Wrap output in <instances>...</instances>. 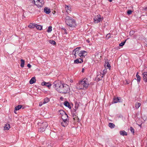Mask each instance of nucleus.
<instances>
[{
    "instance_id": "obj_49",
    "label": "nucleus",
    "mask_w": 147,
    "mask_h": 147,
    "mask_svg": "<svg viewBox=\"0 0 147 147\" xmlns=\"http://www.w3.org/2000/svg\"><path fill=\"white\" fill-rule=\"evenodd\" d=\"M109 2H112V0H108Z\"/></svg>"
},
{
    "instance_id": "obj_23",
    "label": "nucleus",
    "mask_w": 147,
    "mask_h": 147,
    "mask_svg": "<svg viewBox=\"0 0 147 147\" xmlns=\"http://www.w3.org/2000/svg\"><path fill=\"white\" fill-rule=\"evenodd\" d=\"M141 105V103L139 102H137L135 104V107L136 109H138Z\"/></svg>"
},
{
    "instance_id": "obj_44",
    "label": "nucleus",
    "mask_w": 147,
    "mask_h": 147,
    "mask_svg": "<svg viewBox=\"0 0 147 147\" xmlns=\"http://www.w3.org/2000/svg\"><path fill=\"white\" fill-rule=\"evenodd\" d=\"M133 31L132 32V31H130V32H129L130 34V35H133Z\"/></svg>"
},
{
    "instance_id": "obj_43",
    "label": "nucleus",
    "mask_w": 147,
    "mask_h": 147,
    "mask_svg": "<svg viewBox=\"0 0 147 147\" xmlns=\"http://www.w3.org/2000/svg\"><path fill=\"white\" fill-rule=\"evenodd\" d=\"M129 81L128 82L126 80V84H129Z\"/></svg>"
},
{
    "instance_id": "obj_14",
    "label": "nucleus",
    "mask_w": 147,
    "mask_h": 147,
    "mask_svg": "<svg viewBox=\"0 0 147 147\" xmlns=\"http://www.w3.org/2000/svg\"><path fill=\"white\" fill-rule=\"evenodd\" d=\"M83 62V60L82 58L77 59L74 61V63H81Z\"/></svg>"
},
{
    "instance_id": "obj_30",
    "label": "nucleus",
    "mask_w": 147,
    "mask_h": 147,
    "mask_svg": "<svg viewBox=\"0 0 147 147\" xmlns=\"http://www.w3.org/2000/svg\"><path fill=\"white\" fill-rule=\"evenodd\" d=\"M22 106L21 105H19L15 107V109L16 111L19 110L22 107Z\"/></svg>"
},
{
    "instance_id": "obj_17",
    "label": "nucleus",
    "mask_w": 147,
    "mask_h": 147,
    "mask_svg": "<svg viewBox=\"0 0 147 147\" xmlns=\"http://www.w3.org/2000/svg\"><path fill=\"white\" fill-rule=\"evenodd\" d=\"M10 128V125L8 124H6L5 125V126L4 127V129L8 130H9Z\"/></svg>"
},
{
    "instance_id": "obj_29",
    "label": "nucleus",
    "mask_w": 147,
    "mask_h": 147,
    "mask_svg": "<svg viewBox=\"0 0 147 147\" xmlns=\"http://www.w3.org/2000/svg\"><path fill=\"white\" fill-rule=\"evenodd\" d=\"M71 8L70 7V6H66L65 7V9L66 10V11L68 13L70 11V9Z\"/></svg>"
},
{
    "instance_id": "obj_3",
    "label": "nucleus",
    "mask_w": 147,
    "mask_h": 147,
    "mask_svg": "<svg viewBox=\"0 0 147 147\" xmlns=\"http://www.w3.org/2000/svg\"><path fill=\"white\" fill-rule=\"evenodd\" d=\"M89 85V84L87 80H83L78 83L76 86V88L78 89H84L87 88Z\"/></svg>"
},
{
    "instance_id": "obj_48",
    "label": "nucleus",
    "mask_w": 147,
    "mask_h": 147,
    "mask_svg": "<svg viewBox=\"0 0 147 147\" xmlns=\"http://www.w3.org/2000/svg\"><path fill=\"white\" fill-rule=\"evenodd\" d=\"M86 41L87 42H88V43H89L90 42V40H86Z\"/></svg>"
},
{
    "instance_id": "obj_1",
    "label": "nucleus",
    "mask_w": 147,
    "mask_h": 147,
    "mask_svg": "<svg viewBox=\"0 0 147 147\" xmlns=\"http://www.w3.org/2000/svg\"><path fill=\"white\" fill-rule=\"evenodd\" d=\"M53 84L56 89L60 93L66 94L70 91L69 86L66 84H62L59 81H55Z\"/></svg>"
},
{
    "instance_id": "obj_7",
    "label": "nucleus",
    "mask_w": 147,
    "mask_h": 147,
    "mask_svg": "<svg viewBox=\"0 0 147 147\" xmlns=\"http://www.w3.org/2000/svg\"><path fill=\"white\" fill-rule=\"evenodd\" d=\"M101 16L100 14L95 16L94 19V22L96 23L99 22L101 21Z\"/></svg>"
},
{
    "instance_id": "obj_11",
    "label": "nucleus",
    "mask_w": 147,
    "mask_h": 147,
    "mask_svg": "<svg viewBox=\"0 0 147 147\" xmlns=\"http://www.w3.org/2000/svg\"><path fill=\"white\" fill-rule=\"evenodd\" d=\"M142 75L144 81L146 82H147V72H144Z\"/></svg>"
},
{
    "instance_id": "obj_36",
    "label": "nucleus",
    "mask_w": 147,
    "mask_h": 147,
    "mask_svg": "<svg viewBox=\"0 0 147 147\" xmlns=\"http://www.w3.org/2000/svg\"><path fill=\"white\" fill-rule=\"evenodd\" d=\"M79 105L78 103H76L75 104V109H76V110L78 109V107Z\"/></svg>"
},
{
    "instance_id": "obj_22",
    "label": "nucleus",
    "mask_w": 147,
    "mask_h": 147,
    "mask_svg": "<svg viewBox=\"0 0 147 147\" xmlns=\"http://www.w3.org/2000/svg\"><path fill=\"white\" fill-rule=\"evenodd\" d=\"M35 27H36L37 29L40 30H41L42 28V26L39 25H38L36 24Z\"/></svg>"
},
{
    "instance_id": "obj_24",
    "label": "nucleus",
    "mask_w": 147,
    "mask_h": 147,
    "mask_svg": "<svg viewBox=\"0 0 147 147\" xmlns=\"http://www.w3.org/2000/svg\"><path fill=\"white\" fill-rule=\"evenodd\" d=\"M108 126L111 129L115 127V125L112 123H109Z\"/></svg>"
},
{
    "instance_id": "obj_13",
    "label": "nucleus",
    "mask_w": 147,
    "mask_h": 147,
    "mask_svg": "<svg viewBox=\"0 0 147 147\" xmlns=\"http://www.w3.org/2000/svg\"><path fill=\"white\" fill-rule=\"evenodd\" d=\"M103 76V74L100 73V74L97 75L96 78V79L98 81L101 80L102 79Z\"/></svg>"
},
{
    "instance_id": "obj_34",
    "label": "nucleus",
    "mask_w": 147,
    "mask_h": 147,
    "mask_svg": "<svg viewBox=\"0 0 147 147\" xmlns=\"http://www.w3.org/2000/svg\"><path fill=\"white\" fill-rule=\"evenodd\" d=\"M78 55L82 59V58H83V55L81 51H80V52L79 53Z\"/></svg>"
},
{
    "instance_id": "obj_32",
    "label": "nucleus",
    "mask_w": 147,
    "mask_h": 147,
    "mask_svg": "<svg viewBox=\"0 0 147 147\" xmlns=\"http://www.w3.org/2000/svg\"><path fill=\"white\" fill-rule=\"evenodd\" d=\"M105 66L106 68L107 67L108 68H109V69H110L111 66L110 64L108 63H106V64L105 65Z\"/></svg>"
},
{
    "instance_id": "obj_2",
    "label": "nucleus",
    "mask_w": 147,
    "mask_h": 147,
    "mask_svg": "<svg viewBox=\"0 0 147 147\" xmlns=\"http://www.w3.org/2000/svg\"><path fill=\"white\" fill-rule=\"evenodd\" d=\"M64 20L66 24L70 27H75L76 25L75 20L69 16H66Z\"/></svg>"
},
{
    "instance_id": "obj_25",
    "label": "nucleus",
    "mask_w": 147,
    "mask_h": 147,
    "mask_svg": "<svg viewBox=\"0 0 147 147\" xmlns=\"http://www.w3.org/2000/svg\"><path fill=\"white\" fill-rule=\"evenodd\" d=\"M63 122L61 123V125L63 127H65L67 126V124L68 121H63Z\"/></svg>"
},
{
    "instance_id": "obj_38",
    "label": "nucleus",
    "mask_w": 147,
    "mask_h": 147,
    "mask_svg": "<svg viewBox=\"0 0 147 147\" xmlns=\"http://www.w3.org/2000/svg\"><path fill=\"white\" fill-rule=\"evenodd\" d=\"M132 11L131 10H128L127 12V14L129 15H130L131 14Z\"/></svg>"
},
{
    "instance_id": "obj_4",
    "label": "nucleus",
    "mask_w": 147,
    "mask_h": 147,
    "mask_svg": "<svg viewBox=\"0 0 147 147\" xmlns=\"http://www.w3.org/2000/svg\"><path fill=\"white\" fill-rule=\"evenodd\" d=\"M38 125L40 126V127L38 129V131L40 132H42L45 131V129L48 125V124L46 122H43L42 123H38Z\"/></svg>"
},
{
    "instance_id": "obj_45",
    "label": "nucleus",
    "mask_w": 147,
    "mask_h": 147,
    "mask_svg": "<svg viewBox=\"0 0 147 147\" xmlns=\"http://www.w3.org/2000/svg\"><path fill=\"white\" fill-rule=\"evenodd\" d=\"M143 9H144L143 10H146L147 9V7L145 8H143Z\"/></svg>"
},
{
    "instance_id": "obj_37",
    "label": "nucleus",
    "mask_w": 147,
    "mask_h": 147,
    "mask_svg": "<svg viewBox=\"0 0 147 147\" xmlns=\"http://www.w3.org/2000/svg\"><path fill=\"white\" fill-rule=\"evenodd\" d=\"M107 72V70L106 69H104L103 71V73L102 74H103V75H105Z\"/></svg>"
},
{
    "instance_id": "obj_15",
    "label": "nucleus",
    "mask_w": 147,
    "mask_h": 147,
    "mask_svg": "<svg viewBox=\"0 0 147 147\" xmlns=\"http://www.w3.org/2000/svg\"><path fill=\"white\" fill-rule=\"evenodd\" d=\"M51 9L47 7H45L44 9V12L47 14H49L51 12Z\"/></svg>"
},
{
    "instance_id": "obj_41",
    "label": "nucleus",
    "mask_w": 147,
    "mask_h": 147,
    "mask_svg": "<svg viewBox=\"0 0 147 147\" xmlns=\"http://www.w3.org/2000/svg\"><path fill=\"white\" fill-rule=\"evenodd\" d=\"M43 104H44V103H43V102H40L39 103V106H42Z\"/></svg>"
},
{
    "instance_id": "obj_42",
    "label": "nucleus",
    "mask_w": 147,
    "mask_h": 147,
    "mask_svg": "<svg viewBox=\"0 0 147 147\" xmlns=\"http://www.w3.org/2000/svg\"><path fill=\"white\" fill-rule=\"evenodd\" d=\"M31 66L30 64L28 63V64L27 67H28L29 68H30Z\"/></svg>"
},
{
    "instance_id": "obj_47",
    "label": "nucleus",
    "mask_w": 147,
    "mask_h": 147,
    "mask_svg": "<svg viewBox=\"0 0 147 147\" xmlns=\"http://www.w3.org/2000/svg\"><path fill=\"white\" fill-rule=\"evenodd\" d=\"M84 68H82V72H83L84 71Z\"/></svg>"
},
{
    "instance_id": "obj_51",
    "label": "nucleus",
    "mask_w": 147,
    "mask_h": 147,
    "mask_svg": "<svg viewBox=\"0 0 147 147\" xmlns=\"http://www.w3.org/2000/svg\"><path fill=\"white\" fill-rule=\"evenodd\" d=\"M79 53H77V52H76V54H78Z\"/></svg>"
},
{
    "instance_id": "obj_6",
    "label": "nucleus",
    "mask_w": 147,
    "mask_h": 147,
    "mask_svg": "<svg viewBox=\"0 0 147 147\" xmlns=\"http://www.w3.org/2000/svg\"><path fill=\"white\" fill-rule=\"evenodd\" d=\"M60 112L62 113L63 115H62L61 118L63 121H67V120L68 118V116L62 110L60 111Z\"/></svg>"
},
{
    "instance_id": "obj_12",
    "label": "nucleus",
    "mask_w": 147,
    "mask_h": 147,
    "mask_svg": "<svg viewBox=\"0 0 147 147\" xmlns=\"http://www.w3.org/2000/svg\"><path fill=\"white\" fill-rule=\"evenodd\" d=\"M42 86H45L49 88L51 86V84L49 82H42L41 83Z\"/></svg>"
},
{
    "instance_id": "obj_20",
    "label": "nucleus",
    "mask_w": 147,
    "mask_h": 147,
    "mask_svg": "<svg viewBox=\"0 0 147 147\" xmlns=\"http://www.w3.org/2000/svg\"><path fill=\"white\" fill-rule=\"evenodd\" d=\"M36 24L30 23L28 26V27L30 28H33L35 27Z\"/></svg>"
},
{
    "instance_id": "obj_26",
    "label": "nucleus",
    "mask_w": 147,
    "mask_h": 147,
    "mask_svg": "<svg viewBox=\"0 0 147 147\" xmlns=\"http://www.w3.org/2000/svg\"><path fill=\"white\" fill-rule=\"evenodd\" d=\"M138 73L137 72L136 75V76L137 78V81L138 82H140L141 80V77L138 75Z\"/></svg>"
},
{
    "instance_id": "obj_28",
    "label": "nucleus",
    "mask_w": 147,
    "mask_h": 147,
    "mask_svg": "<svg viewBox=\"0 0 147 147\" xmlns=\"http://www.w3.org/2000/svg\"><path fill=\"white\" fill-rule=\"evenodd\" d=\"M21 64L20 65V66L21 67H24V64H25V61L24 60L22 59L21 60Z\"/></svg>"
},
{
    "instance_id": "obj_35",
    "label": "nucleus",
    "mask_w": 147,
    "mask_h": 147,
    "mask_svg": "<svg viewBox=\"0 0 147 147\" xmlns=\"http://www.w3.org/2000/svg\"><path fill=\"white\" fill-rule=\"evenodd\" d=\"M49 42L51 44L53 45H54L56 44V42L53 40H50Z\"/></svg>"
},
{
    "instance_id": "obj_19",
    "label": "nucleus",
    "mask_w": 147,
    "mask_h": 147,
    "mask_svg": "<svg viewBox=\"0 0 147 147\" xmlns=\"http://www.w3.org/2000/svg\"><path fill=\"white\" fill-rule=\"evenodd\" d=\"M120 134L122 136H127V133L124 130L121 131H120Z\"/></svg>"
},
{
    "instance_id": "obj_18",
    "label": "nucleus",
    "mask_w": 147,
    "mask_h": 147,
    "mask_svg": "<svg viewBox=\"0 0 147 147\" xmlns=\"http://www.w3.org/2000/svg\"><path fill=\"white\" fill-rule=\"evenodd\" d=\"M80 48V47H77L75 49H74V52L75 51V53L74 54V55L75 56V58H76V57L77 56L76 55V52H77V53H78L79 52V50Z\"/></svg>"
},
{
    "instance_id": "obj_40",
    "label": "nucleus",
    "mask_w": 147,
    "mask_h": 147,
    "mask_svg": "<svg viewBox=\"0 0 147 147\" xmlns=\"http://www.w3.org/2000/svg\"><path fill=\"white\" fill-rule=\"evenodd\" d=\"M130 130H131V132H132L133 134H134V129L132 127H130Z\"/></svg>"
},
{
    "instance_id": "obj_9",
    "label": "nucleus",
    "mask_w": 147,
    "mask_h": 147,
    "mask_svg": "<svg viewBox=\"0 0 147 147\" xmlns=\"http://www.w3.org/2000/svg\"><path fill=\"white\" fill-rule=\"evenodd\" d=\"M122 101L120 97H114L113 98V102L114 103H117L118 102H121Z\"/></svg>"
},
{
    "instance_id": "obj_50",
    "label": "nucleus",
    "mask_w": 147,
    "mask_h": 147,
    "mask_svg": "<svg viewBox=\"0 0 147 147\" xmlns=\"http://www.w3.org/2000/svg\"><path fill=\"white\" fill-rule=\"evenodd\" d=\"M15 111H16L15 110H14V112L15 113H16V112Z\"/></svg>"
},
{
    "instance_id": "obj_8",
    "label": "nucleus",
    "mask_w": 147,
    "mask_h": 147,
    "mask_svg": "<svg viewBox=\"0 0 147 147\" xmlns=\"http://www.w3.org/2000/svg\"><path fill=\"white\" fill-rule=\"evenodd\" d=\"M29 11L30 13H35L36 12L35 8L34 6H31L29 8Z\"/></svg>"
},
{
    "instance_id": "obj_33",
    "label": "nucleus",
    "mask_w": 147,
    "mask_h": 147,
    "mask_svg": "<svg viewBox=\"0 0 147 147\" xmlns=\"http://www.w3.org/2000/svg\"><path fill=\"white\" fill-rule=\"evenodd\" d=\"M52 30V27L51 26H50L49 27L48 29L47 30V32H51Z\"/></svg>"
},
{
    "instance_id": "obj_39",
    "label": "nucleus",
    "mask_w": 147,
    "mask_h": 147,
    "mask_svg": "<svg viewBox=\"0 0 147 147\" xmlns=\"http://www.w3.org/2000/svg\"><path fill=\"white\" fill-rule=\"evenodd\" d=\"M125 41L124 42H121L119 45V46H123L125 44Z\"/></svg>"
},
{
    "instance_id": "obj_21",
    "label": "nucleus",
    "mask_w": 147,
    "mask_h": 147,
    "mask_svg": "<svg viewBox=\"0 0 147 147\" xmlns=\"http://www.w3.org/2000/svg\"><path fill=\"white\" fill-rule=\"evenodd\" d=\"M64 105L67 107L69 109H71V107L69 105V103L67 101H65L64 102Z\"/></svg>"
},
{
    "instance_id": "obj_5",
    "label": "nucleus",
    "mask_w": 147,
    "mask_h": 147,
    "mask_svg": "<svg viewBox=\"0 0 147 147\" xmlns=\"http://www.w3.org/2000/svg\"><path fill=\"white\" fill-rule=\"evenodd\" d=\"M35 4L38 7H42L44 2L43 0H33Z\"/></svg>"
},
{
    "instance_id": "obj_10",
    "label": "nucleus",
    "mask_w": 147,
    "mask_h": 147,
    "mask_svg": "<svg viewBox=\"0 0 147 147\" xmlns=\"http://www.w3.org/2000/svg\"><path fill=\"white\" fill-rule=\"evenodd\" d=\"M76 109H74L73 111H71V114L73 117H74V119L75 120V118L77 117L78 119L79 120L78 116H76Z\"/></svg>"
},
{
    "instance_id": "obj_27",
    "label": "nucleus",
    "mask_w": 147,
    "mask_h": 147,
    "mask_svg": "<svg viewBox=\"0 0 147 147\" xmlns=\"http://www.w3.org/2000/svg\"><path fill=\"white\" fill-rule=\"evenodd\" d=\"M49 100H50L49 98L47 97H46L44 99V102H43V103H44V104H46L49 101Z\"/></svg>"
},
{
    "instance_id": "obj_46",
    "label": "nucleus",
    "mask_w": 147,
    "mask_h": 147,
    "mask_svg": "<svg viewBox=\"0 0 147 147\" xmlns=\"http://www.w3.org/2000/svg\"><path fill=\"white\" fill-rule=\"evenodd\" d=\"M63 29V30H64L65 32V33L66 34H67V33L66 32V30L65 28Z\"/></svg>"
},
{
    "instance_id": "obj_16",
    "label": "nucleus",
    "mask_w": 147,
    "mask_h": 147,
    "mask_svg": "<svg viewBox=\"0 0 147 147\" xmlns=\"http://www.w3.org/2000/svg\"><path fill=\"white\" fill-rule=\"evenodd\" d=\"M36 79L35 77H32L29 81V83L30 84H32L36 82Z\"/></svg>"
},
{
    "instance_id": "obj_31",
    "label": "nucleus",
    "mask_w": 147,
    "mask_h": 147,
    "mask_svg": "<svg viewBox=\"0 0 147 147\" xmlns=\"http://www.w3.org/2000/svg\"><path fill=\"white\" fill-rule=\"evenodd\" d=\"M81 52L82 53L83 57H84L85 56L87 55V52L86 51H81Z\"/></svg>"
}]
</instances>
